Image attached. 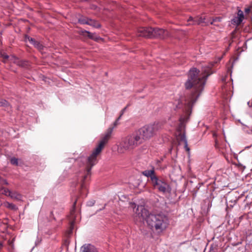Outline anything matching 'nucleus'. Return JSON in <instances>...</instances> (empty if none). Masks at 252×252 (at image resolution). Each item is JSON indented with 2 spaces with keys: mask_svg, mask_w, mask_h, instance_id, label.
Returning <instances> with one entry per match:
<instances>
[{
  "mask_svg": "<svg viewBox=\"0 0 252 252\" xmlns=\"http://www.w3.org/2000/svg\"><path fill=\"white\" fill-rule=\"evenodd\" d=\"M214 64V63H210L203 66L201 73L195 68L190 69L188 79L185 83L186 89H192L185 98V110L187 115L191 112L194 103L203 92L207 78L213 73L212 67Z\"/></svg>",
  "mask_w": 252,
  "mask_h": 252,
  "instance_id": "obj_1",
  "label": "nucleus"
},
{
  "mask_svg": "<svg viewBox=\"0 0 252 252\" xmlns=\"http://www.w3.org/2000/svg\"><path fill=\"white\" fill-rule=\"evenodd\" d=\"M134 211L136 221H143L145 220L151 229L158 233L163 231L168 225V217L162 213H150L142 205L138 206Z\"/></svg>",
  "mask_w": 252,
  "mask_h": 252,
  "instance_id": "obj_2",
  "label": "nucleus"
},
{
  "mask_svg": "<svg viewBox=\"0 0 252 252\" xmlns=\"http://www.w3.org/2000/svg\"><path fill=\"white\" fill-rule=\"evenodd\" d=\"M109 139L108 138L104 135L100 140L98 145L86 159L85 163L86 173L82 179L81 183L80 193L82 195H84L85 196H86L87 195V182L90 176L91 169L97 163V157L101 152L105 144L108 142Z\"/></svg>",
  "mask_w": 252,
  "mask_h": 252,
  "instance_id": "obj_3",
  "label": "nucleus"
},
{
  "mask_svg": "<svg viewBox=\"0 0 252 252\" xmlns=\"http://www.w3.org/2000/svg\"><path fill=\"white\" fill-rule=\"evenodd\" d=\"M143 143L142 139L136 130L124 138L120 144L119 150L122 153L126 151H131Z\"/></svg>",
  "mask_w": 252,
  "mask_h": 252,
  "instance_id": "obj_4",
  "label": "nucleus"
},
{
  "mask_svg": "<svg viewBox=\"0 0 252 252\" xmlns=\"http://www.w3.org/2000/svg\"><path fill=\"white\" fill-rule=\"evenodd\" d=\"M154 188L163 194L171 192V188L170 185L163 178L157 177L152 179L151 182Z\"/></svg>",
  "mask_w": 252,
  "mask_h": 252,
  "instance_id": "obj_5",
  "label": "nucleus"
},
{
  "mask_svg": "<svg viewBox=\"0 0 252 252\" xmlns=\"http://www.w3.org/2000/svg\"><path fill=\"white\" fill-rule=\"evenodd\" d=\"M136 131L144 142L154 135L156 131V127L154 125H146Z\"/></svg>",
  "mask_w": 252,
  "mask_h": 252,
  "instance_id": "obj_6",
  "label": "nucleus"
},
{
  "mask_svg": "<svg viewBox=\"0 0 252 252\" xmlns=\"http://www.w3.org/2000/svg\"><path fill=\"white\" fill-rule=\"evenodd\" d=\"M152 28H140L137 32V35L138 36L152 38Z\"/></svg>",
  "mask_w": 252,
  "mask_h": 252,
  "instance_id": "obj_7",
  "label": "nucleus"
},
{
  "mask_svg": "<svg viewBox=\"0 0 252 252\" xmlns=\"http://www.w3.org/2000/svg\"><path fill=\"white\" fill-rule=\"evenodd\" d=\"M168 35V32L162 29L152 28V38H164Z\"/></svg>",
  "mask_w": 252,
  "mask_h": 252,
  "instance_id": "obj_8",
  "label": "nucleus"
},
{
  "mask_svg": "<svg viewBox=\"0 0 252 252\" xmlns=\"http://www.w3.org/2000/svg\"><path fill=\"white\" fill-rule=\"evenodd\" d=\"M205 18H202V17L198 16L194 18L190 17L188 20V22L189 23L188 25H200L203 23H205L206 25H208L209 23L205 22Z\"/></svg>",
  "mask_w": 252,
  "mask_h": 252,
  "instance_id": "obj_9",
  "label": "nucleus"
},
{
  "mask_svg": "<svg viewBox=\"0 0 252 252\" xmlns=\"http://www.w3.org/2000/svg\"><path fill=\"white\" fill-rule=\"evenodd\" d=\"M244 18L243 12L239 9L238 11L237 16L231 20V23L236 26H239L243 21Z\"/></svg>",
  "mask_w": 252,
  "mask_h": 252,
  "instance_id": "obj_10",
  "label": "nucleus"
},
{
  "mask_svg": "<svg viewBox=\"0 0 252 252\" xmlns=\"http://www.w3.org/2000/svg\"><path fill=\"white\" fill-rule=\"evenodd\" d=\"M142 174L145 176L150 178L152 182V179L156 178L158 176L156 175L155 172V168L153 167L152 169L150 170H146L142 172Z\"/></svg>",
  "mask_w": 252,
  "mask_h": 252,
  "instance_id": "obj_11",
  "label": "nucleus"
},
{
  "mask_svg": "<svg viewBox=\"0 0 252 252\" xmlns=\"http://www.w3.org/2000/svg\"><path fill=\"white\" fill-rule=\"evenodd\" d=\"M81 252H98V251L94 246L91 244H85L81 247Z\"/></svg>",
  "mask_w": 252,
  "mask_h": 252,
  "instance_id": "obj_12",
  "label": "nucleus"
},
{
  "mask_svg": "<svg viewBox=\"0 0 252 252\" xmlns=\"http://www.w3.org/2000/svg\"><path fill=\"white\" fill-rule=\"evenodd\" d=\"M179 136L180 141H183L184 143L185 148L186 149V150L187 151H189V149L188 146V142H187V140L186 137L185 133H180L179 134Z\"/></svg>",
  "mask_w": 252,
  "mask_h": 252,
  "instance_id": "obj_13",
  "label": "nucleus"
},
{
  "mask_svg": "<svg viewBox=\"0 0 252 252\" xmlns=\"http://www.w3.org/2000/svg\"><path fill=\"white\" fill-rule=\"evenodd\" d=\"M3 204L4 207L12 210H16L18 209L15 205L13 203H9L8 202H5Z\"/></svg>",
  "mask_w": 252,
  "mask_h": 252,
  "instance_id": "obj_14",
  "label": "nucleus"
},
{
  "mask_svg": "<svg viewBox=\"0 0 252 252\" xmlns=\"http://www.w3.org/2000/svg\"><path fill=\"white\" fill-rule=\"evenodd\" d=\"M87 25L92 26L96 28L100 27V25L98 22L91 19H89Z\"/></svg>",
  "mask_w": 252,
  "mask_h": 252,
  "instance_id": "obj_15",
  "label": "nucleus"
},
{
  "mask_svg": "<svg viewBox=\"0 0 252 252\" xmlns=\"http://www.w3.org/2000/svg\"><path fill=\"white\" fill-rule=\"evenodd\" d=\"M9 196L11 198L15 199L16 200H20L21 198V195L16 192H11V191L10 194H9Z\"/></svg>",
  "mask_w": 252,
  "mask_h": 252,
  "instance_id": "obj_16",
  "label": "nucleus"
},
{
  "mask_svg": "<svg viewBox=\"0 0 252 252\" xmlns=\"http://www.w3.org/2000/svg\"><path fill=\"white\" fill-rule=\"evenodd\" d=\"M0 106L5 107L7 108V110L9 111L10 110L11 107L9 104L5 100H0Z\"/></svg>",
  "mask_w": 252,
  "mask_h": 252,
  "instance_id": "obj_17",
  "label": "nucleus"
},
{
  "mask_svg": "<svg viewBox=\"0 0 252 252\" xmlns=\"http://www.w3.org/2000/svg\"><path fill=\"white\" fill-rule=\"evenodd\" d=\"M0 192L1 193L3 194L6 196H9V194L11 193V191L9 190L8 189L4 188H1Z\"/></svg>",
  "mask_w": 252,
  "mask_h": 252,
  "instance_id": "obj_18",
  "label": "nucleus"
},
{
  "mask_svg": "<svg viewBox=\"0 0 252 252\" xmlns=\"http://www.w3.org/2000/svg\"><path fill=\"white\" fill-rule=\"evenodd\" d=\"M113 129H114V127H109L107 129V131H106V133H105L104 135L106 137H107V138H108L109 139H110V137H111V135L112 134V133L113 132Z\"/></svg>",
  "mask_w": 252,
  "mask_h": 252,
  "instance_id": "obj_19",
  "label": "nucleus"
},
{
  "mask_svg": "<svg viewBox=\"0 0 252 252\" xmlns=\"http://www.w3.org/2000/svg\"><path fill=\"white\" fill-rule=\"evenodd\" d=\"M25 40L26 42L29 41L31 44L34 45V44H35L36 40L32 37H30L28 36H26L25 37Z\"/></svg>",
  "mask_w": 252,
  "mask_h": 252,
  "instance_id": "obj_20",
  "label": "nucleus"
},
{
  "mask_svg": "<svg viewBox=\"0 0 252 252\" xmlns=\"http://www.w3.org/2000/svg\"><path fill=\"white\" fill-rule=\"evenodd\" d=\"M84 33H86V35L89 37L90 38L94 39L95 40H97V38H94V34L93 33L90 32L85 31L84 32Z\"/></svg>",
  "mask_w": 252,
  "mask_h": 252,
  "instance_id": "obj_21",
  "label": "nucleus"
},
{
  "mask_svg": "<svg viewBox=\"0 0 252 252\" xmlns=\"http://www.w3.org/2000/svg\"><path fill=\"white\" fill-rule=\"evenodd\" d=\"M221 18L220 17H216L215 19H214L212 21H211L209 23L211 25H217L216 24V22H220Z\"/></svg>",
  "mask_w": 252,
  "mask_h": 252,
  "instance_id": "obj_22",
  "label": "nucleus"
},
{
  "mask_svg": "<svg viewBox=\"0 0 252 252\" xmlns=\"http://www.w3.org/2000/svg\"><path fill=\"white\" fill-rule=\"evenodd\" d=\"M19 65L22 67H26L29 65V63L27 61H21L19 62Z\"/></svg>",
  "mask_w": 252,
  "mask_h": 252,
  "instance_id": "obj_23",
  "label": "nucleus"
},
{
  "mask_svg": "<svg viewBox=\"0 0 252 252\" xmlns=\"http://www.w3.org/2000/svg\"><path fill=\"white\" fill-rule=\"evenodd\" d=\"M89 20L88 18H82L79 19V22L82 24H88Z\"/></svg>",
  "mask_w": 252,
  "mask_h": 252,
  "instance_id": "obj_24",
  "label": "nucleus"
},
{
  "mask_svg": "<svg viewBox=\"0 0 252 252\" xmlns=\"http://www.w3.org/2000/svg\"><path fill=\"white\" fill-rule=\"evenodd\" d=\"M11 163L13 165H18V159L15 158H12L10 159Z\"/></svg>",
  "mask_w": 252,
  "mask_h": 252,
  "instance_id": "obj_25",
  "label": "nucleus"
},
{
  "mask_svg": "<svg viewBox=\"0 0 252 252\" xmlns=\"http://www.w3.org/2000/svg\"><path fill=\"white\" fill-rule=\"evenodd\" d=\"M33 45L39 50H41L43 48V46L37 41H35V44H34Z\"/></svg>",
  "mask_w": 252,
  "mask_h": 252,
  "instance_id": "obj_26",
  "label": "nucleus"
},
{
  "mask_svg": "<svg viewBox=\"0 0 252 252\" xmlns=\"http://www.w3.org/2000/svg\"><path fill=\"white\" fill-rule=\"evenodd\" d=\"M0 56L3 58L4 60V62H5L9 58V56L5 54L4 53H1Z\"/></svg>",
  "mask_w": 252,
  "mask_h": 252,
  "instance_id": "obj_27",
  "label": "nucleus"
},
{
  "mask_svg": "<svg viewBox=\"0 0 252 252\" xmlns=\"http://www.w3.org/2000/svg\"><path fill=\"white\" fill-rule=\"evenodd\" d=\"M188 119H189V116H187L186 117H181L180 119V120L181 123H183L187 122L188 121Z\"/></svg>",
  "mask_w": 252,
  "mask_h": 252,
  "instance_id": "obj_28",
  "label": "nucleus"
},
{
  "mask_svg": "<svg viewBox=\"0 0 252 252\" xmlns=\"http://www.w3.org/2000/svg\"><path fill=\"white\" fill-rule=\"evenodd\" d=\"M0 184L1 185H3V184L7 185L8 183L7 182V181L5 180L2 179L0 177Z\"/></svg>",
  "mask_w": 252,
  "mask_h": 252,
  "instance_id": "obj_29",
  "label": "nucleus"
},
{
  "mask_svg": "<svg viewBox=\"0 0 252 252\" xmlns=\"http://www.w3.org/2000/svg\"><path fill=\"white\" fill-rule=\"evenodd\" d=\"M94 202H95V201H94V200L91 201H89V202H88L87 203V205H88V206H93V205H94Z\"/></svg>",
  "mask_w": 252,
  "mask_h": 252,
  "instance_id": "obj_30",
  "label": "nucleus"
},
{
  "mask_svg": "<svg viewBox=\"0 0 252 252\" xmlns=\"http://www.w3.org/2000/svg\"><path fill=\"white\" fill-rule=\"evenodd\" d=\"M128 106H126V107H125L124 109H123L121 112V115H123L124 114V113H125V112L126 111L127 107Z\"/></svg>",
  "mask_w": 252,
  "mask_h": 252,
  "instance_id": "obj_31",
  "label": "nucleus"
},
{
  "mask_svg": "<svg viewBox=\"0 0 252 252\" xmlns=\"http://www.w3.org/2000/svg\"><path fill=\"white\" fill-rule=\"evenodd\" d=\"M118 124V121L116 120L115 122L114 123V126H116Z\"/></svg>",
  "mask_w": 252,
  "mask_h": 252,
  "instance_id": "obj_32",
  "label": "nucleus"
},
{
  "mask_svg": "<svg viewBox=\"0 0 252 252\" xmlns=\"http://www.w3.org/2000/svg\"><path fill=\"white\" fill-rule=\"evenodd\" d=\"M245 12L249 13L250 11V9L249 8H247L245 9Z\"/></svg>",
  "mask_w": 252,
  "mask_h": 252,
  "instance_id": "obj_33",
  "label": "nucleus"
},
{
  "mask_svg": "<svg viewBox=\"0 0 252 252\" xmlns=\"http://www.w3.org/2000/svg\"><path fill=\"white\" fill-rule=\"evenodd\" d=\"M76 201L77 200H75V202H74L73 203V207H74V208L71 211V213H72V212L74 211V207H75V204L76 203Z\"/></svg>",
  "mask_w": 252,
  "mask_h": 252,
  "instance_id": "obj_34",
  "label": "nucleus"
},
{
  "mask_svg": "<svg viewBox=\"0 0 252 252\" xmlns=\"http://www.w3.org/2000/svg\"><path fill=\"white\" fill-rule=\"evenodd\" d=\"M248 105L250 106V107H252V102H248Z\"/></svg>",
  "mask_w": 252,
  "mask_h": 252,
  "instance_id": "obj_35",
  "label": "nucleus"
},
{
  "mask_svg": "<svg viewBox=\"0 0 252 252\" xmlns=\"http://www.w3.org/2000/svg\"><path fill=\"white\" fill-rule=\"evenodd\" d=\"M73 222H71V230H70V232H71L72 231V230L73 229Z\"/></svg>",
  "mask_w": 252,
  "mask_h": 252,
  "instance_id": "obj_36",
  "label": "nucleus"
},
{
  "mask_svg": "<svg viewBox=\"0 0 252 252\" xmlns=\"http://www.w3.org/2000/svg\"><path fill=\"white\" fill-rule=\"evenodd\" d=\"M181 108V104H178V105L176 106V109L180 108Z\"/></svg>",
  "mask_w": 252,
  "mask_h": 252,
  "instance_id": "obj_37",
  "label": "nucleus"
},
{
  "mask_svg": "<svg viewBox=\"0 0 252 252\" xmlns=\"http://www.w3.org/2000/svg\"><path fill=\"white\" fill-rule=\"evenodd\" d=\"M122 116V115H121V114H120V116L117 118V119L116 120L119 121L120 120Z\"/></svg>",
  "mask_w": 252,
  "mask_h": 252,
  "instance_id": "obj_38",
  "label": "nucleus"
},
{
  "mask_svg": "<svg viewBox=\"0 0 252 252\" xmlns=\"http://www.w3.org/2000/svg\"><path fill=\"white\" fill-rule=\"evenodd\" d=\"M231 202H232V203H233L232 201H231ZM236 202H237V200L236 199L234 200L233 201V204L234 205L236 203Z\"/></svg>",
  "mask_w": 252,
  "mask_h": 252,
  "instance_id": "obj_39",
  "label": "nucleus"
}]
</instances>
